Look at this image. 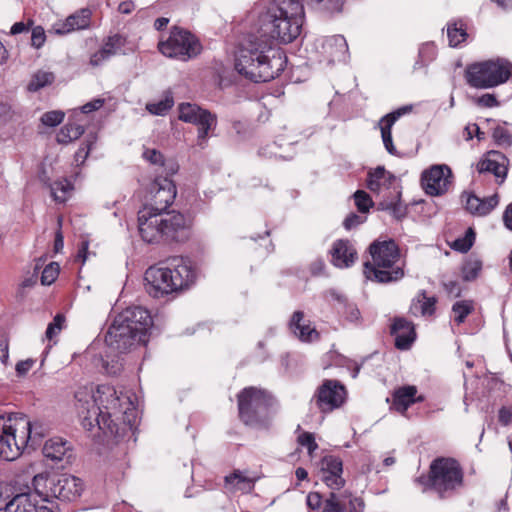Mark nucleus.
Instances as JSON below:
<instances>
[{
    "label": "nucleus",
    "mask_w": 512,
    "mask_h": 512,
    "mask_svg": "<svg viewBox=\"0 0 512 512\" xmlns=\"http://www.w3.org/2000/svg\"><path fill=\"white\" fill-rule=\"evenodd\" d=\"M286 64L284 52L256 30L242 39L235 55L236 71L255 83L275 79L284 71Z\"/></svg>",
    "instance_id": "1"
},
{
    "label": "nucleus",
    "mask_w": 512,
    "mask_h": 512,
    "mask_svg": "<svg viewBox=\"0 0 512 512\" xmlns=\"http://www.w3.org/2000/svg\"><path fill=\"white\" fill-rule=\"evenodd\" d=\"M78 415L85 430L91 431L95 426L104 434L117 435L118 427L113 418L127 414L133 409L130 397L118 394L116 389L108 384L97 386L95 393L90 395L83 391L75 393Z\"/></svg>",
    "instance_id": "2"
},
{
    "label": "nucleus",
    "mask_w": 512,
    "mask_h": 512,
    "mask_svg": "<svg viewBox=\"0 0 512 512\" xmlns=\"http://www.w3.org/2000/svg\"><path fill=\"white\" fill-rule=\"evenodd\" d=\"M304 22V4L299 0H278L260 12L255 30L271 42L288 44L301 33Z\"/></svg>",
    "instance_id": "3"
},
{
    "label": "nucleus",
    "mask_w": 512,
    "mask_h": 512,
    "mask_svg": "<svg viewBox=\"0 0 512 512\" xmlns=\"http://www.w3.org/2000/svg\"><path fill=\"white\" fill-rule=\"evenodd\" d=\"M152 326L153 319L146 308L127 307L114 318L105 335V342L110 348L124 353L134 345L146 344Z\"/></svg>",
    "instance_id": "4"
},
{
    "label": "nucleus",
    "mask_w": 512,
    "mask_h": 512,
    "mask_svg": "<svg viewBox=\"0 0 512 512\" xmlns=\"http://www.w3.org/2000/svg\"><path fill=\"white\" fill-rule=\"evenodd\" d=\"M138 230L141 238L150 244L185 242L191 235L190 224L181 213L160 214L153 209L138 212Z\"/></svg>",
    "instance_id": "5"
},
{
    "label": "nucleus",
    "mask_w": 512,
    "mask_h": 512,
    "mask_svg": "<svg viewBox=\"0 0 512 512\" xmlns=\"http://www.w3.org/2000/svg\"><path fill=\"white\" fill-rule=\"evenodd\" d=\"M423 492H432L440 499H448L462 489L464 472L459 462L449 457H438L429 466L427 475L416 478Z\"/></svg>",
    "instance_id": "6"
},
{
    "label": "nucleus",
    "mask_w": 512,
    "mask_h": 512,
    "mask_svg": "<svg viewBox=\"0 0 512 512\" xmlns=\"http://www.w3.org/2000/svg\"><path fill=\"white\" fill-rule=\"evenodd\" d=\"M146 290L155 298L176 292L194 282L195 272L182 257H174L165 267H149L145 272Z\"/></svg>",
    "instance_id": "7"
},
{
    "label": "nucleus",
    "mask_w": 512,
    "mask_h": 512,
    "mask_svg": "<svg viewBox=\"0 0 512 512\" xmlns=\"http://www.w3.org/2000/svg\"><path fill=\"white\" fill-rule=\"evenodd\" d=\"M372 262L364 263L363 273L368 280L378 283H391L404 277L399 262V249L393 240L373 242L369 247Z\"/></svg>",
    "instance_id": "8"
},
{
    "label": "nucleus",
    "mask_w": 512,
    "mask_h": 512,
    "mask_svg": "<svg viewBox=\"0 0 512 512\" xmlns=\"http://www.w3.org/2000/svg\"><path fill=\"white\" fill-rule=\"evenodd\" d=\"M32 485L46 505L48 501H54L53 498L63 503L73 502L81 496L84 487L80 478L68 474H38L34 476Z\"/></svg>",
    "instance_id": "9"
},
{
    "label": "nucleus",
    "mask_w": 512,
    "mask_h": 512,
    "mask_svg": "<svg viewBox=\"0 0 512 512\" xmlns=\"http://www.w3.org/2000/svg\"><path fill=\"white\" fill-rule=\"evenodd\" d=\"M238 411L241 421L248 426H262L270 418L274 397L265 390L246 387L237 395Z\"/></svg>",
    "instance_id": "10"
},
{
    "label": "nucleus",
    "mask_w": 512,
    "mask_h": 512,
    "mask_svg": "<svg viewBox=\"0 0 512 512\" xmlns=\"http://www.w3.org/2000/svg\"><path fill=\"white\" fill-rule=\"evenodd\" d=\"M512 76V63L497 58L469 64L465 69V79L469 86L489 89L507 82Z\"/></svg>",
    "instance_id": "11"
},
{
    "label": "nucleus",
    "mask_w": 512,
    "mask_h": 512,
    "mask_svg": "<svg viewBox=\"0 0 512 512\" xmlns=\"http://www.w3.org/2000/svg\"><path fill=\"white\" fill-rule=\"evenodd\" d=\"M158 50L166 57L186 62L200 54L202 45L191 32L174 26L169 37L159 41Z\"/></svg>",
    "instance_id": "12"
},
{
    "label": "nucleus",
    "mask_w": 512,
    "mask_h": 512,
    "mask_svg": "<svg viewBox=\"0 0 512 512\" xmlns=\"http://www.w3.org/2000/svg\"><path fill=\"white\" fill-rule=\"evenodd\" d=\"M16 427V418L14 414L7 417L0 416V459L13 461L17 459L24 450L21 438L18 437L19 430Z\"/></svg>",
    "instance_id": "13"
},
{
    "label": "nucleus",
    "mask_w": 512,
    "mask_h": 512,
    "mask_svg": "<svg viewBox=\"0 0 512 512\" xmlns=\"http://www.w3.org/2000/svg\"><path fill=\"white\" fill-rule=\"evenodd\" d=\"M345 386L338 380L326 379L318 387L314 396L317 407L323 413L339 408L346 399Z\"/></svg>",
    "instance_id": "14"
},
{
    "label": "nucleus",
    "mask_w": 512,
    "mask_h": 512,
    "mask_svg": "<svg viewBox=\"0 0 512 512\" xmlns=\"http://www.w3.org/2000/svg\"><path fill=\"white\" fill-rule=\"evenodd\" d=\"M176 186L168 177H157L150 184V204L145 209H153L154 212L163 214L172 205L176 197Z\"/></svg>",
    "instance_id": "15"
},
{
    "label": "nucleus",
    "mask_w": 512,
    "mask_h": 512,
    "mask_svg": "<svg viewBox=\"0 0 512 512\" xmlns=\"http://www.w3.org/2000/svg\"><path fill=\"white\" fill-rule=\"evenodd\" d=\"M452 171L445 164L433 165L422 173L421 182L425 192L431 196L446 193L452 184Z\"/></svg>",
    "instance_id": "16"
},
{
    "label": "nucleus",
    "mask_w": 512,
    "mask_h": 512,
    "mask_svg": "<svg viewBox=\"0 0 512 512\" xmlns=\"http://www.w3.org/2000/svg\"><path fill=\"white\" fill-rule=\"evenodd\" d=\"M16 418V427L14 430L18 428L19 435L21 438L20 443L23 444L25 448L36 449L41 445L43 438L46 436L48 430L47 427L39 422L34 421L31 422L29 418L22 413H14Z\"/></svg>",
    "instance_id": "17"
},
{
    "label": "nucleus",
    "mask_w": 512,
    "mask_h": 512,
    "mask_svg": "<svg viewBox=\"0 0 512 512\" xmlns=\"http://www.w3.org/2000/svg\"><path fill=\"white\" fill-rule=\"evenodd\" d=\"M64 507L55 502L48 501V505H38L29 493L15 495L4 506V512H63Z\"/></svg>",
    "instance_id": "18"
},
{
    "label": "nucleus",
    "mask_w": 512,
    "mask_h": 512,
    "mask_svg": "<svg viewBox=\"0 0 512 512\" xmlns=\"http://www.w3.org/2000/svg\"><path fill=\"white\" fill-rule=\"evenodd\" d=\"M364 507V501L351 493L330 492L324 500L321 512H363Z\"/></svg>",
    "instance_id": "19"
},
{
    "label": "nucleus",
    "mask_w": 512,
    "mask_h": 512,
    "mask_svg": "<svg viewBox=\"0 0 512 512\" xmlns=\"http://www.w3.org/2000/svg\"><path fill=\"white\" fill-rule=\"evenodd\" d=\"M391 335L395 337V347L407 350L416 339L415 327L411 321L396 317L391 325Z\"/></svg>",
    "instance_id": "20"
},
{
    "label": "nucleus",
    "mask_w": 512,
    "mask_h": 512,
    "mask_svg": "<svg viewBox=\"0 0 512 512\" xmlns=\"http://www.w3.org/2000/svg\"><path fill=\"white\" fill-rule=\"evenodd\" d=\"M462 201L465 202V208L468 212L477 216H486L499 204V196L497 193L479 198L473 193L464 192L461 196Z\"/></svg>",
    "instance_id": "21"
},
{
    "label": "nucleus",
    "mask_w": 512,
    "mask_h": 512,
    "mask_svg": "<svg viewBox=\"0 0 512 512\" xmlns=\"http://www.w3.org/2000/svg\"><path fill=\"white\" fill-rule=\"evenodd\" d=\"M330 253L332 264L338 268H348L357 259V251L354 245L347 239L335 241Z\"/></svg>",
    "instance_id": "22"
},
{
    "label": "nucleus",
    "mask_w": 512,
    "mask_h": 512,
    "mask_svg": "<svg viewBox=\"0 0 512 512\" xmlns=\"http://www.w3.org/2000/svg\"><path fill=\"white\" fill-rule=\"evenodd\" d=\"M411 110L412 106L400 107L393 112L386 114L379 121L383 144L387 152L392 155L396 153V148L392 141V126L401 116L409 113Z\"/></svg>",
    "instance_id": "23"
},
{
    "label": "nucleus",
    "mask_w": 512,
    "mask_h": 512,
    "mask_svg": "<svg viewBox=\"0 0 512 512\" xmlns=\"http://www.w3.org/2000/svg\"><path fill=\"white\" fill-rule=\"evenodd\" d=\"M92 12L89 8H81L68 16L65 21L55 24L56 34L64 35L75 30L85 29L90 25Z\"/></svg>",
    "instance_id": "24"
},
{
    "label": "nucleus",
    "mask_w": 512,
    "mask_h": 512,
    "mask_svg": "<svg viewBox=\"0 0 512 512\" xmlns=\"http://www.w3.org/2000/svg\"><path fill=\"white\" fill-rule=\"evenodd\" d=\"M289 328L302 342H313L319 339V332L304 318L302 311H295L290 319Z\"/></svg>",
    "instance_id": "25"
},
{
    "label": "nucleus",
    "mask_w": 512,
    "mask_h": 512,
    "mask_svg": "<svg viewBox=\"0 0 512 512\" xmlns=\"http://www.w3.org/2000/svg\"><path fill=\"white\" fill-rule=\"evenodd\" d=\"M323 48L329 56V62L345 61L348 57V44L342 35H333L326 38Z\"/></svg>",
    "instance_id": "26"
},
{
    "label": "nucleus",
    "mask_w": 512,
    "mask_h": 512,
    "mask_svg": "<svg viewBox=\"0 0 512 512\" xmlns=\"http://www.w3.org/2000/svg\"><path fill=\"white\" fill-rule=\"evenodd\" d=\"M396 177L390 172L386 171L383 166H378L374 170L368 172L367 188L374 193H379L382 188L389 189Z\"/></svg>",
    "instance_id": "27"
},
{
    "label": "nucleus",
    "mask_w": 512,
    "mask_h": 512,
    "mask_svg": "<svg viewBox=\"0 0 512 512\" xmlns=\"http://www.w3.org/2000/svg\"><path fill=\"white\" fill-rule=\"evenodd\" d=\"M257 477L248 475V472L235 470L225 477V485L232 491L249 493L254 489Z\"/></svg>",
    "instance_id": "28"
},
{
    "label": "nucleus",
    "mask_w": 512,
    "mask_h": 512,
    "mask_svg": "<svg viewBox=\"0 0 512 512\" xmlns=\"http://www.w3.org/2000/svg\"><path fill=\"white\" fill-rule=\"evenodd\" d=\"M417 389L415 386H404L395 391L393 404L397 411L405 412L412 404L421 399H416Z\"/></svg>",
    "instance_id": "29"
},
{
    "label": "nucleus",
    "mask_w": 512,
    "mask_h": 512,
    "mask_svg": "<svg viewBox=\"0 0 512 512\" xmlns=\"http://www.w3.org/2000/svg\"><path fill=\"white\" fill-rule=\"evenodd\" d=\"M69 448L68 442L62 438H52L45 442L43 454L46 458L53 461H61L69 451Z\"/></svg>",
    "instance_id": "30"
},
{
    "label": "nucleus",
    "mask_w": 512,
    "mask_h": 512,
    "mask_svg": "<svg viewBox=\"0 0 512 512\" xmlns=\"http://www.w3.org/2000/svg\"><path fill=\"white\" fill-rule=\"evenodd\" d=\"M437 299L434 296L428 297L425 291H421L416 300L413 301L410 311L417 315L432 316L435 313Z\"/></svg>",
    "instance_id": "31"
},
{
    "label": "nucleus",
    "mask_w": 512,
    "mask_h": 512,
    "mask_svg": "<svg viewBox=\"0 0 512 512\" xmlns=\"http://www.w3.org/2000/svg\"><path fill=\"white\" fill-rule=\"evenodd\" d=\"M482 266V261L477 256L470 255L462 265V279L466 282L475 280L479 276Z\"/></svg>",
    "instance_id": "32"
},
{
    "label": "nucleus",
    "mask_w": 512,
    "mask_h": 512,
    "mask_svg": "<svg viewBox=\"0 0 512 512\" xmlns=\"http://www.w3.org/2000/svg\"><path fill=\"white\" fill-rule=\"evenodd\" d=\"M447 36L449 39V45L451 47H457L461 43L465 42L468 34L465 25L462 21H455L447 25Z\"/></svg>",
    "instance_id": "33"
},
{
    "label": "nucleus",
    "mask_w": 512,
    "mask_h": 512,
    "mask_svg": "<svg viewBox=\"0 0 512 512\" xmlns=\"http://www.w3.org/2000/svg\"><path fill=\"white\" fill-rule=\"evenodd\" d=\"M85 129L82 125L76 123L65 124L57 135V141L61 144H67L80 138Z\"/></svg>",
    "instance_id": "34"
},
{
    "label": "nucleus",
    "mask_w": 512,
    "mask_h": 512,
    "mask_svg": "<svg viewBox=\"0 0 512 512\" xmlns=\"http://www.w3.org/2000/svg\"><path fill=\"white\" fill-rule=\"evenodd\" d=\"M127 43V39L125 36L121 34H113L108 36L104 42L101 48H103L110 57L118 55V54H125L123 51L124 46Z\"/></svg>",
    "instance_id": "35"
},
{
    "label": "nucleus",
    "mask_w": 512,
    "mask_h": 512,
    "mask_svg": "<svg viewBox=\"0 0 512 512\" xmlns=\"http://www.w3.org/2000/svg\"><path fill=\"white\" fill-rule=\"evenodd\" d=\"M317 11L333 14L340 12L344 4V0H302Z\"/></svg>",
    "instance_id": "36"
},
{
    "label": "nucleus",
    "mask_w": 512,
    "mask_h": 512,
    "mask_svg": "<svg viewBox=\"0 0 512 512\" xmlns=\"http://www.w3.org/2000/svg\"><path fill=\"white\" fill-rule=\"evenodd\" d=\"M55 80V75L52 72L38 70L35 72L27 86L30 92H37L40 89L51 85Z\"/></svg>",
    "instance_id": "37"
},
{
    "label": "nucleus",
    "mask_w": 512,
    "mask_h": 512,
    "mask_svg": "<svg viewBox=\"0 0 512 512\" xmlns=\"http://www.w3.org/2000/svg\"><path fill=\"white\" fill-rule=\"evenodd\" d=\"M477 170L479 173H492L498 178L506 177V167L491 158L479 161L477 164Z\"/></svg>",
    "instance_id": "38"
},
{
    "label": "nucleus",
    "mask_w": 512,
    "mask_h": 512,
    "mask_svg": "<svg viewBox=\"0 0 512 512\" xmlns=\"http://www.w3.org/2000/svg\"><path fill=\"white\" fill-rule=\"evenodd\" d=\"M331 296L339 304L343 305V313L348 321L358 322L360 320L359 309L354 304L348 303L347 298L344 295L333 291L331 292Z\"/></svg>",
    "instance_id": "39"
},
{
    "label": "nucleus",
    "mask_w": 512,
    "mask_h": 512,
    "mask_svg": "<svg viewBox=\"0 0 512 512\" xmlns=\"http://www.w3.org/2000/svg\"><path fill=\"white\" fill-rule=\"evenodd\" d=\"M51 194L56 201L64 202L66 200L67 192L72 190V184L66 178L56 180L49 184Z\"/></svg>",
    "instance_id": "40"
},
{
    "label": "nucleus",
    "mask_w": 512,
    "mask_h": 512,
    "mask_svg": "<svg viewBox=\"0 0 512 512\" xmlns=\"http://www.w3.org/2000/svg\"><path fill=\"white\" fill-rule=\"evenodd\" d=\"M474 310L472 301L462 300L457 301L452 306V312L454 314V321L457 324H461L465 321L466 317Z\"/></svg>",
    "instance_id": "41"
},
{
    "label": "nucleus",
    "mask_w": 512,
    "mask_h": 512,
    "mask_svg": "<svg viewBox=\"0 0 512 512\" xmlns=\"http://www.w3.org/2000/svg\"><path fill=\"white\" fill-rule=\"evenodd\" d=\"M436 56V47L433 43H425L419 48L418 60L414 64V69L426 66Z\"/></svg>",
    "instance_id": "42"
},
{
    "label": "nucleus",
    "mask_w": 512,
    "mask_h": 512,
    "mask_svg": "<svg viewBox=\"0 0 512 512\" xmlns=\"http://www.w3.org/2000/svg\"><path fill=\"white\" fill-rule=\"evenodd\" d=\"M174 100L170 95H166L163 99L158 102L148 103L146 105L147 111L151 114L163 116L173 107Z\"/></svg>",
    "instance_id": "43"
},
{
    "label": "nucleus",
    "mask_w": 512,
    "mask_h": 512,
    "mask_svg": "<svg viewBox=\"0 0 512 512\" xmlns=\"http://www.w3.org/2000/svg\"><path fill=\"white\" fill-rule=\"evenodd\" d=\"M319 479L332 490H340L345 485L342 473L319 472Z\"/></svg>",
    "instance_id": "44"
},
{
    "label": "nucleus",
    "mask_w": 512,
    "mask_h": 512,
    "mask_svg": "<svg viewBox=\"0 0 512 512\" xmlns=\"http://www.w3.org/2000/svg\"><path fill=\"white\" fill-rule=\"evenodd\" d=\"M475 240V232L472 228H468L465 235L463 237L457 238L451 248L455 251H459L461 253H466L473 246Z\"/></svg>",
    "instance_id": "45"
},
{
    "label": "nucleus",
    "mask_w": 512,
    "mask_h": 512,
    "mask_svg": "<svg viewBox=\"0 0 512 512\" xmlns=\"http://www.w3.org/2000/svg\"><path fill=\"white\" fill-rule=\"evenodd\" d=\"M319 472L343 473L342 460L334 455H328L322 458Z\"/></svg>",
    "instance_id": "46"
},
{
    "label": "nucleus",
    "mask_w": 512,
    "mask_h": 512,
    "mask_svg": "<svg viewBox=\"0 0 512 512\" xmlns=\"http://www.w3.org/2000/svg\"><path fill=\"white\" fill-rule=\"evenodd\" d=\"M204 109L196 104L181 103L179 105V119L189 123L195 120V117L201 113Z\"/></svg>",
    "instance_id": "47"
},
{
    "label": "nucleus",
    "mask_w": 512,
    "mask_h": 512,
    "mask_svg": "<svg viewBox=\"0 0 512 512\" xmlns=\"http://www.w3.org/2000/svg\"><path fill=\"white\" fill-rule=\"evenodd\" d=\"M355 205L359 212L367 213L374 205L370 195L364 190H357L354 195Z\"/></svg>",
    "instance_id": "48"
},
{
    "label": "nucleus",
    "mask_w": 512,
    "mask_h": 512,
    "mask_svg": "<svg viewBox=\"0 0 512 512\" xmlns=\"http://www.w3.org/2000/svg\"><path fill=\"white\" fill-rule=\"evenodd\" d=\"M59 275V265L55 262L48 264L42 271L41 283L51 285Z\"/></svg>",
    "instance_id": "49"
},
{
    "label": "nucleus",
    "mask_w": 512,
    "mask_h": 512,
    "mask_svg": "<svg viewBox=\"0 0 512 512\" xmlns=\"http://www.w3.org/2000/svg\"><path fill=\"white\" fill-rule=\"evenodd\" d=\"M495 143L499 146H510L512 144V136L509 131L502 126L494 128L492 133Z\"/></svg>",
    "instance_id": "50"
},
{
    "label": "nucleus",
    "mask_w": 512,
    "mask_h": 512,
    "mask_svg": "<svg viewBox=\"0 0 512 512\" xmlns=\"http://www.w3.org/2000/svg\"><path fill=\"white\" fill-rule=\"evenodd\" d=\"M190 123L198 127L203 125H207L208 127L211 125H217V116L211 113L209 110L204 109L195 117V120H192Z\"/></svg>",
    "instance_id": "51"
},
{
    "label": "nucleus",
    "mask_w": 512,
    "mask_h": 512,
    "mask_svg": "<svg viewBox=\"0 0 512 512\" xmlns=\"http://www.w3.org/2000/svg\"><path fill=\"white\" fill-rule=\"evenodd\" d=\"M64 322L65 317L61 314H57L46 329L45 334L47 339L52 340L62 330Z\"/></svg>",
    "instance_id": "52"
},
{
    "label": "nucleus",
    "mask_w": 512,
    "mask_h": 512,
    "mask_svg": "<svg viewBox=\"0 0 512 512\" xmlns=\"http://www.w3.org/2000/svg\"><path fill=\"white\" fill-rule=\"evenodd\" d=\"M64 119V113L62 111H49L42 115L41 122L45 126L55 127L59 125Z\"/></svg>",
    "instance_id": "53"
},
{
    "label": "nucleus",
    "mask_w": 512,
    "mask_h": 512,
    "mask_svg": "<svg viewBox=\"0 0 512 512\" xmlns=\"http://www.w3.org/2000/svg\"><path fill=\"white\" fill-rule=\"evenodd\" d=\"M217 125H203L201 127H198V133H197V146L201 149H204L207 147L208 144V138L209 136L213 135L212 132L215 130Z\"/></svg>",
    "instance_id": "54"
},
{
    "label": "nucleus",
    "mask_w": 512,
    "mask_h": 512,
    "mask_svg": "<svg viewBox=\"0 0 512 512\" xmlns=\"http://www.w3.org/2000/svg\"><path fill=\"white\" fill-rule=\"evenodd\" d=\"M298 443L306 447L308 449L309 454H312L317 448L318 445L315 442V437L310 432H303L298 436Z\"/></svg>",
    "instance_id": "55"
},
{
    "label": "nucleus",
    "mask_w": 512,
    "mask_h": 512,
    "mask_svg": "<svg viewBox=\"0 0 512 512\" xmlns=\"http://www.w3.org/2000/svg\"><path fill=\"white\" fill-rule=\"evenodd\" d=\"M46 40V34L41 26H36L32 29L31 45L37 49L41 48Z\"/></svg>",
    "instance_id": "56"
},
{
    "label": "nucleus",
    "mask_w": 512,
    "mask_h": 512,
    "mask_svg": "<svg viewBox=\"0 0 512 512\" xmlns=\"http://www.w3.org/2000/svg\"><path fill=\"white\" fill-rule=\"evenodd\" d=\"M143 157L147 161H149L151 164L161 165V166L165 165L164 156L159 151H157L155 149H147L143 153Z\"/></svg>",
    "instance_id": "57"
},
{
    "label": "nucleus",
    "mask_w": 512,
    "mask_h": 512,
    "mask_svg": "<svg viewBox=\"0 0 512 512\" xmlns=\"http://www.w3.org/2000/svg\"><path fill=\"white\" fill-rule=\"evenodd\" d=\"M323 503L322 495L318 492H310L306 496V504L311 510H317L320 507L323 508Z\"/></svg>",
    "instance_id": "58"
},
{
    "label": "nucleus",
    "mask_w": 512,
    "mask_h": 512,
    "mask_svg": "<svg viewBox=\"0 0 512 512\" xmlns=\"http://www.w3.org/2000/svg\"><path fill=\"white\" fill-rule=\"evenodd\" d=\"M366 220V217L360 216L356 213H350L343 221V226L346 230H351Z\"/></svg>",
    "instance_id": "59"
},
{
    "label": "nucleus",
    "mask_w": 512,
    "mask_h": 512,
    "mask_svg": "<svg viewBox=\"0 0 512 512\" xmlns=\"http://www.w3.org/2000/svg\"><path fill=\"white\" fill-rule=\"evenodd\" d=\"M111 57L103 48L93 53L90 57V65L93 67L101 66L103 63L108 61Z\"/></svg>",
    "instance_id": "60"
},
{
    "label": "nucleus",
    "mask_w": 512,
    "mask_h": 512,
    "mask_svg": "<svg viewBox=\"0 0 512 512\" xmlns=\"http://www.w3.org/2000/svg\"><path fill=\"white\" fill-rule=\"evenodd\" d=\"M477 104L483 107L492 108L499 105V102L494 94H483L477 99Z\"/></svg>",
    "instance_id": "61"
},
{
    "label": "nucleus",
    "mask_w": 512,
    "mask_h": 512,
    "mask_svg": "<svg viewBox=\"0 0 512 512\" xmlns=\"http://www.w3.org/2000/svg\"><path fill=\"white\" fill-rule=\"evenodd\" d=\"M35 364V360L28 358L26 360L19 361L16 364L15 370L19 377L25 376L29 370L33 367Z\"/></svg>",
    "instance_id": "62"
},
{
    "label": "nucleus",
    "mask_w": 512,
    "mask_h": 512,
    "mask_svg": "<svg viewBox=\"0 0 512 512\" xmlns=\"http://www.w3.org/2000/svg\"><path fill=\"white\" fill-rule=\"evenodd\" d=\"M92 141H86L81 145V147L75 153V161L77 163H84L85 159L88 157L90 149H91Z\"/></svg>",
    "instance_id": "63"
},
{
    "label": "nucleus",
    "mask_w": 512,
    "mask_h": 512,
    "mask_svg": "<svg viewBox=\"0 0 512 512\" xmlns=\"http://www.w3.org/2000/svg\"><path fill=\"white\" fill-rule=\"evenodd\" d=\"M104 99L96 98L81 107V111L85 114L91 113L100 109L104 105Z\"/></svg>",
    "instance_id": "64"
}]
</instances>
